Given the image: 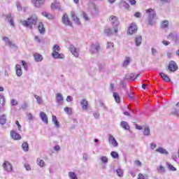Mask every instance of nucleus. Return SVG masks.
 Wrapping results in <instances>:
<instances>
[{"label": "nucleus", "instance_id": "nucleus-1", "mask_svg": "<svg viewBox=\"0 0 179 179\" xmlns=\"http://www.w3.org/2000/svg\"><path fill=\"white\" fill-rule=\"evenodd\" d=\"M38 18L36 14L31 15L30 17L27 18V20H20V22L24 26V27H27V29H33V26L37 23Z\"/></svg>", "mask_w": 179, "mask_h": 179}, {"label": "nucleus", "instance_id": "nucleus-2", "mask_svg": "<svg viewBox=\"0 0 179 179\" xmlns=\"http://www.w3.org/2000/svg\"><path fill=\"white\" fill-rule=\"evenodd\" d=\"M52 57L55 58V59H64L65 58V55L62 53H59L61 51V47L58 45H55L52 49Z\"/></svg>", "mask_w": 179, "mask_h": 179}, {"label": "nucleus", "instance_id": "nucleus-3", "mask_svg": "<svg viewBox=\"0 0 179 179\" xmlns=\"http://www.w3.org/2000/svg\"><path fill=\"white\" fill-rule=\"evenodd\" d=\"M110 22L114 29V33H118V26L120 25L118 17H117L115 15H111L110 17Z\"/></svg>", "mask_w": 179, "mask_h": 179}, {"label": "nucleus", "instance_id": "nucleus-4", "mask_svg": "<svg viewBox=\"0 0 179 179\" xmlns=\"http://www.w3.org/2000/svg\"><path fill=\"white\" fill-rule=\"evenodd\" d=\"M146 13L148 14V24L150 26H153V20L156 17V12L152 8L146 10Z\"/></svg>", "mask_w": 179, "mask_h": 179}, {"label": "nucleus", "instance_id": "nucleus-5", "mask_svg": "<svg viewBox=\"0 0 179 179\" xmlns=\"http://www.w3.org/2000/svg\"><path fill=\"white\" fill-rule=\"evenodd\" d=\"M101 47L100 46V43L95 42L91 44L90 52L91 54H99Z\"/></svg>", "mask_w": 179, "mask_h": 179}, {"label": "nucleus", "instance_id": "nucleus-6", "mask_svg": "<svg viewBox=\"0 0 179 179\" xmlns=\"http://www.w3.org/2000/svg\"><path fill=\"white\" fill-rule=\"evenodd\" d=\"M2 40L5 41L6 45H8L10 48H15V50H17V46L16 45V44L13 43V42H12V41H10L9 38L3 36Z\"/></svg>", "mask_w": 179, "mask_h": 179}, {"label": "nucleus", "instance_id": "nucleus-7", "mask_svg": "<svg viewBox=\"0 0 179 179\" xmlns=\"http://www.w3.org/2000/svg\"><path fill=\"white\" fill-rule=\"evenodd\" d=\"M136 31H138V27H136V24L135 23L130 24L127 31L128 34H130V35L135 34Z\"/></svg>", "mask_w": 179, "mask_h": 179}, {"label": "nucleus", "instance_id": "nucleus-8", "mask_svg": "<svg viewBox=\"0 0 179 179\" xmlns=\"http://www.w3.org/2000/svg\"><path fill=\"white\" fill-rule=\"evenodd\" d=\"M3 167L5 170V171H8V173H10L13 170V168L12 167V164H10L8 161H4L3 163Z\"/></svg>", "mask_w": 179, "mask_h": 179}, {"label": "nucleus", "instance_id": "nucleus-9", "mask_svg": "<svg viewBox=\"0 0 179 179\" xmlns=\"http://www.w3.org/2000/svg\"><path fill=\"white\" fill-rule=\"evenodd\" d=\"M31 3L35 8H41L45 3V0H31Z\"/></svg>", "mask_w": 179, "mask_h": 179}, {"label": "nucleus", "instance_id": "nucleus-10", "mask_svg": "<svg viewBox=\"0 0 179 179\" xmlns=\"http://www.w3.org/2000/svg\"><path fill=\"white\" fill-rule=\"evenodd\" d=\"M62 21L64 24L66 26H71L72 27V22L71 20H69V18L68 17V15L64 14L62 17Z\"/></svg>", "mask_w": 179, "mask_h": 179}, {"label": "nucleus", "instance_id": "nucleus-11", "mask_svg": "<svg viewBox=\"0 0 179 179\" xmlns=\"http://www.w3.org/2000/svg\"><path fill=\"white\" fill-rule=\"evenodd\" d=\"M141 74H137L136 76H135V74L133 73H128L125 76V79L129 80H135L137 78H141Z\"/></svg>", "mask_w": 179, "mask_h": 179}, {"label": "nucleus", "instance_id": "nucleus-12", "mask_svg": "<svg viewBox=\"0 0 179 179\" xmlns=\"http://www.w3.org/2000/svg\"><path fill=\"white\" fill-rule=\"evenodd\" d=\"M10 136L12 139H14V141H20V139H22V136H20V134L15 131V130L10 131Z\"/></svg>", "mask_w": 179, "mask_h": 179}, {"label": "nucleus", "instance_id": "nucleus-13", "mask_svg": "<svg viewBox=\"0 0 179 179\" xmlns=\"http://www.w3.org/2000/svg\"><path fill=\"white\" fill-rule=\"evenodd\" d=\"M167 38L171 39V41L175 43H179V36L177 34L171 33L169 34Z\"/></svg>", "mask_w": 179, "mask_h": 179}, {"label": "nucleus", "instance_id": "nucleus-14", "mask_svg": "<svg viewBox=\"0 0 179 179\" xmlns=\"http://www.w3.org/2000/svg\"><path fill=\"white\" fill-rule=\"evenodd\" d=\"M6 20L10 23V25L15 27V22H13V18L12 17V13H8L4 15Z\"/></svg>", "mask_w": 179, "mask_h": 179}, {"label": "nucleus", "instance_id": "nucleus-15", "mask_svg": "<svg viewBox=\"0 0 179 179\" xmlns=\"http://www.w3.org/2000/svg\"><path fill=\"white\" fill-rule=\"evenodd\" d=\"M70 51L76 58L79 57V51H78V49L73 45H70Z\"/></svg>", "mask_w": 179, "mask_h": 179}, {"label": "nucleus", "instance_id": "nucleus-16", "mask_svg": "<svg viewBox=\"0 0 179 179\" xmlns=\"http://www.w3.org/2000/svg\"><path fill=\"white\" fill-rule=\"evenodd\" d=\"M109 143H110L113 148H117L118 146V142L115 140V138L113 136H109Z\"/></svg>", "mask_w": 179, "mask_h": 179}, {"label": "nucleus", "instance_id": "nucleus-17", "mask_svg": "<svg viewBox=\"0 0 179 179\" xmlns=\"http://www.w3.org/2000/svg\"><path fill=\"white\" fill-rule=\"evenodd\" d=\"M38 29L41 34H45V28L44 27V24H43V22H38Z\"/></svg>", "mask_w": 179, "mask_h": 179}, {"label": "nucleus", "instance_id": "nucleus-18", "mask_svg": "<svg viewBox=\"0 0 179 179\" xmlns=\"http://www.w3.org/2000/svg\"><path fill=\"white\" fill-rule=\"evenodd\" d=\"M71 17H72V20H73V22H75V23L76 24H80V21L79 20V17H78V16H76L75 11H72L71 13Z\"/></svg>", "mask_w": 179, "mask_h": 179}, {"label": "nucleus", "instance_id": "nucleus-19", "mask_svg": "<svg viewBox=\"0 0 179 179\" xmlns=\"http://www.w3.org/2000/svg\"><path fill=\"white\" fill-rule=\"evenodd\" d=\"M40 117L43 122L45 124H48V117H47V114L44 112H41L40 113Z\"/></svg>", "mask_w": 179, "mask_h": 179}, {"label": "nucleus", "instance_id": "nucleus-20", "mask_svg": "<svg viewBox=\"0 0 179 179\" xmlns=\"http://www.w3.org/2000/svg\"><path fill=\"white\" fill-rule=\"evenodd\" d=\"M159 76H161V78L164 80V82H171V80H170V77H169V76L166 75L163 72H159Z\"/></svg>", "mask_w": 179, "mask_h": 179}, {"label": "nucleus", "instance_id": "nucleus-21", "mask_svg": "<svg viewBox=\"0 0 179 179\" xmlns=\"http://www.w3.org/2000/svg\"><path fill=\"white\" fill-rule=\"evenodd\" d=\"M80 106L83 110H87L89 103L87 102V101H86V99H82L80 102Z\"/></svg>", "mask_w": 179, "mask_h": 179}, {"label": "nucleus", "instance_id": "nucleus-22", "mask_svg": "<svg viewBox=\"0 0 179 179\" xmlns=\"http://www.w3.org/2000/svg\"><path fill=\"white\" fill-rule=\"evenodd\" d=\"M136 45L137 47H139V45H141V44H142V36H136L135 39H134Z\"/></svg>", "mask_w": 179, "mask_h": 179}, {"label": "nucleus", "instance_id": "nucleus-23", "mask_svg": "<svg viewBox=\"0 0 179 179\" xmlns=\"http://www.w3.org/2000/svg\"><path fill=\"white\" fill-rule=\"evenodd\" d=\"M42 15L43 16H44L45 17H47V19H49V20H52V19H54V15L48 13L46 11H43L42 12Z\"/></svg>", "mask_w": 179, "mask_h": 179}, {"label": "nucleus", "instance_id": "nucleus-24", "mask_svg": "<svg viewBox=\"0 0 179 179\" xmlns=\"http://www.w3.org/2000/svg\"><path fill=\"white\" fill-rule=\"evenodd\" d=\"M34 57L36 62H40L43 61V56L38 53H36L34 55Z\"/></svg>", "mask_w": 179, "mask_h": 179}, {"label": "nucleus", "instance_id": "nucleus-25", "mask_svg": "<svg viewBox=\"0 0 179 179\" xmlns=\"http://www.w3.org/2000/svg\"><path fill=\"white\" fill-rule=\"evenodd\" d=\"M157 171L159 174H164L166 173V168L163 165H160L157 168Z\"/></svg>", "mask_w": 179, "mask_h": 179}, {"label": "nucleus", "instance_id": "nucleus-26", "mask_svg": "<svg viewBox=\"0 0 179 179\" xmlns=\"http://www.w3.org/2000/svg\"><path fill=\"white\" fill-rule=\"evenodd\" d=\"M52 121L55 124V127H57V128H59V122H58V120L57 119V116L52 115Z\"/></svg>", "mask_w": 179, "mask_h": 179}, {"label": "nucleus", "instance_id": "nucleus-27", "mask_svg": "<svg viewBox=\"0 0 179 179\" xmlns=\"http://www.w3.org/2000/svg\"><path fill=\"white\" fill-rule=\"evenodd\" d=\"M56 99L57 103H62L64 101V96H62V94H61V93H57L56 94Z\"/></svg>", "mask_w": 179, "mask_h": 179}, {"label": "nucleus", "instance_id": "nucleus-28", "mask_svg": "<svg viewBox=\"0 0 179 179\" xmlns=\"http://www.w3.org/2000/svg\"><path fill=\"white\" fill-rule=\"evenodd\" d=\"M156 152H158V153H161V155H169V152L164 149L163 148H158L156 150Z\"/></svg>", "mask_w": 179, "mask_h": 179}, {"label": "nucleus", "instance_id": "nucleus-29", "mask_svg": "<svg viewBox=\"0 0 179 179\" xmlns=\"http://www.w3.org/2000/svg\"><path fill=\"white\" fill-rule=\"evenodd\" d=\"M120 125H121L122 128H123L124 129L129 130V124H128V122H127L125 121H122V122H121Z\"/></svg>", "mask_w": 179, "mask_h": 179}, {"label": "nucleus", "instance_id": "nucleus-30", "mask_svg": "<svg viewBox=\"0 0 179 179\" xmlns=\"http://www.w3.org/2000/svg\"><path fill=\"white\" fill-rule=\"evenodd\" d=\"M169 20H164L161 23L162 29H167L169 27Z\"/></svg>", "mask_w": 179, "mask_h": 179}, {"label": "nucleus", "instance_id": "nucleus-31", "mask_svg": "<svg viewBox=\"0 0 179 179\" xmlns=\"http://www.w3.org/2000/svg\"><path fill=\"white\" fill-rule=\"evenodd\" d=\"M113 97L116 103H121V98H120V94H118V93L114 92Z\"/></svg>", "mask_w": 179, "mask_h": 179}, {"label": "nucleus", "instance_id": "nucleus-32", "mask_svg": "<svg viewBox=\"0 0 179 179\" xmlns=\"http://www.w3.org/2000/svg\"><path fill=\"white\" fill-rule=\"evenodd\" d=\"M103 33L108 36H113V31L110 28L105 29Z\"/></svg>", "mask_w": 179, "mask_h": 179}, {"label": "nucleus", "instance_id": "nucleus-33", "mask_svg": "<svg viewBox=\"0 0 179 179\" xmlns=\"http://www.w3.org/2000/svg\"><path fill=\"white\" fill-rule=\"evenodd\" d=\"M177 69V68H166L164 69V72H166L167 73H173V72H176Z\"/></svg>", "mask_w": 179, "mask_h": 179}, {"label": "nucleus", "instance_id": "nucleus-34", "mask_svg": "<svg viewBox=\"0 0 179 179\" xmlns=\"http://www.w3.org/2000/svg\"><path fill=\"white\" fill-rule=\"evenodd\" d=\"M166 166L169 169V170H170L171 171H177V169L169 162L166 163Z\"/></svg>", "mask_w": 179, "mask_h": 179}, {"label": "nucleus", "instance_id": "nucleus-35", "mask_svg": "<svg viewBox=\"0 0 179 179\" xmlns=\"http://www.w3.org/2000/svg\"><path fill=\"white\" fill-rule=\"evenodd\" d=\"M5 106V97L0 94V108H2Z\"/></svg>", "mask_w": 179, "mask_h": 179}, {"label": "nucleus", "instance_id": "nucleus-36", "mask_svg": "<svg viewBox=\"0 0 179 179\" xmlns=\"http://www.w3.org/2000/svg\"><path fill=\"white\" fill-rule=\"evenodd\" d=\"M35 99H36V101L38 104H43L44 101H43V98L38 95H34Z\"/></svg>", "mask_w": 179, "mask_h": 179}, {"label": "nucleus", "instance_id": "nucleus-37", "mask_svg": "<svg viewBox=\"0 0 179 179\" xmlns=\"http://www.w3.org/2000/svg\"><path fill=\"white\" fill-rule=\"evenodd\" d=\"M22 148L24 152H29V143H27V142H24L22 145Z\"/></svg>", "mask_w": 179, "mask_h": 179}, {"label": "nucleus", "instance_id": "nucleus-38", "mask_svg": "<svg viewBox=\"0 0 179 179\" xmlns=\"http://www.w3.org/2000/svg\"><path fill=\"white\" fill-rule=\"evenodd\" d=\"M168 68H178V66H177V63H176V62L171 60L169 62Z\"/></svg>", "mask_w": 179, "mask_h": 179}, {"label": "nucleus", "instance_id": "nucleus-39", "mask_svg": "<svg viewBox=\"0 0 179 179\" xmlns=\"http://www.w3.org/2000/svg\"><path fill=\"white\" fill-rule=\"evenodd\" d=\"M129 62H131V57H126L122 64V66L125 67L127 65H129Z\"/></svg>", "mask_w": 179, "mask_h": 179}, {"label": "nucleus", "instance_id": "nucleus-40", "mask_svg": "<svg viewBox=\"0 0 179 179\" xmlns=\"http://www.w3.org/2000/svg\"><path fill=\"white\" fill-rule=\"evenodd\" d=\"M114 48V43L108 41L106 45V50H113Z\"/></svg>", "mask_w": 179, "mask_h": 179}, {"label": "nucleus", "instance_id": "nucleus-41", "mask_svg": "<svg viewBox=\"0 0 179 179\" xmlns=\"http://www.w3.org/2000/svg\"><path fill=\"white\" fill-rule=\"evenodd\" d=\"M143 134L145 136H149V135H150V129L149 128V127H146L144 128Z\"/></svg>", "mask_w": 179, "mask_h": 179}, {"label": "nucleus", "instance_id": "nucleus-42", "mask_svg": "<svg viewBox=\"0 0 179 179\" xmlns=\"http://www.w3.org/2000/svg\"><path fill=\"white\" fill-rule=\"evenodd\" d=\"M0 124H1V125H5V124H6V115H3L0 117Z\"/></svg>", "mask_w": 179, "mask_h": 179}, {"label": "nucleus", "instance_id": "nucleus-43", "mask_svg": "<svg viewBox=\"0 0 179 179\" xmlns=\"http://www.w3.org/2000/svg\"><path fill=\"white\" fill-rule=\"evenodd\" d=\"M69 177L70 179H78V176H76V173H75L74 172H69Z\"/></svg>", "mask_w": 179, "mask_h": 179}, {"label": "nucleus", "instance_id": "nucleus-44", "mask_svg": "<svg viewBox=\"0 0 179 179\" xmlns=\"http://www.w3.org/2000/svg\"><path fill=\"white\" fill-rule=\"evenodd\" d=\"M117 174L118 177H123L124 176V171L121 169H118L116 170Z\"/></svg>", "mask_w": 179, "mask_h": 179}, {"label": "nucleus", "instance_id": "nucleus-45", "mask_svg": "<svg viewBox=\"0 0 179 179\" xmlns=\"http://www.w3.org/2000/svg\"><path fill=\"white\" fill-rule=\"evenodd\" d=\"M124 6L125 9H129V4L127 3L126 1H121L120 2V7Z\"/></svg>", "mask_w": 179, "mask_h": 179}, {"label": "nucleus", "instance_id": "nucleus-46", "mask_svg": "<svg viewBox=\"0 0 179 179\" xmlns=\"http://www.w3.org/2000/svg\"><path fill=\"white\" fill-rule=\"evenodd\" d=\"M64 110L65 113H66V114H69L70 115H71V114H72V108H71L65 107Z\"/></svg>", "mask_w": 179, "mask_h": 179}, {"label": "nucleus", "instance_id": "nucleus-47", "mask_svg": "<svg viewBox=\"0 0 179 179\" xmlns=\"http://www.w3.org/2000/svg\"><path fill=\"white\" fill-rule=\"evenodd\" d=\"M110 155L112 156V157H113V159H118V152L115 151L111 152Z\"/></svg>", "mask_w": 179, "mask_h": 179}, {"label": "nucleus", "instance_id": "nucleus-48", "mask_svg": "<svg viewBox=\"0 0 179 179\" xmlns=\"http://www.w3.org/2000/svg\"><path fill=\"white\" fill-rule=\"evenodd\" d=\"M38 165L40 166V167H44L45 166V163L43 159L38 160Z\"/></svg>", "mask_w": 179, "mask_h": 179}, {"label": "nucleus", "instance_id": "nucleus-49", "mask_svg": "<svg viewBox=\"0 0 179 179\" xmlns=\"http://www.w3.org/2000/svg\"><path fill=\"white\" fill-rule=\"evenodd\" d=\"M10 104L11 106H17V104H19V103L17 102V101L15 99H12L10 101Z\"/></svg>", "mask_w": 179, "mask_h": 179}, {"label": "nucleus", "instance_id": "nucleus-50", "mask_svg": "<svg viewBox=\"0 0 179 179\" xmlns=\"http://www.w3.org/2000/svg\"><path fill=\"white\" fill-rule=\"evenodd\" d=\"M16 74H17V76H20L21 75H22L23 72L22 71V69H17Z\"/></svg>", "mask_w": 179, "mask_h": 179}, {"label": "nucleus", "instance_id": "nucleus-51", "mask_svg": "<svg viewBox=\"0 0 179 179\" xmlns=\"http://www.w3.org/2000/svg\"><path fill=\"white\" fill-rule=\"evenodd\" d=\"M151 52H152V55H153V57H155V56H156V54H157V50H156V48H152Z\"/></svg>", "mask_w": 179, "mask_h": 179}, {"label": "nucleus", "instance_id": "nucleus-52", "mask_svg": "<svg viewBox=\"0 0 179 179\" xmlns=\"http://www.w3.org/2000/svg\"><path fill=\"white\" fill-rule=\"evenodd\" d=\"M15 124H17V127L18 128V131H20V132H22V125H20V124L19 123V121H16Z\"/></svg>", "mask_w": 179, "mask_h": 179}, {"label": "nucleus", "instance_id": "nucleus-53", "mask_svg": "<svg viewBox=\"0 0 179 179\" xmlns=\"http://www.w3.org/2000/svg\"><path fill=\"white\" fill-rule=\"evenodd\" d=\"M101 160L102 163H107L108 162V159L106 157H102Z\"/></svg>", "mask_w": 179, "mask_h": 179}, {"label": "nucleus", "instance_id": "nucleus-54", "mask_svg": "<svg viewBox=\"0 0 179 179\" xmlns=\"http://www.w3.org/2000/svg\"><path fill=\"white\" fill-rule=\"evenodd\" d=\"M16 6H17V10H19V11L22 10V4H20V3H19V2L17 3Z\"/></svg>", "mask_w": 179, "mask_h": 179}, {"label": "nucleus", "instance_id": "nucleus-55", "mask_svg": "<svg viewBox=\"0 0 179 179\" xmlns=\"http://www.w3.org/2000/svg\"><path fill=\"white\" fill-rule=\"evenodd\" d=\"M35 41H37V43H41V38L40 36H34Z\"/></svg>", "mask_w": 179, "mask_h": 179}, {"label": "nucleus", "instance_id": "nucleus-56", "mask_svg": "<svg viewBox=\"0 0 179 179\" xmlns=\"http://www.w3.org/2000/svg\"><path fill=\"white\" fill-rule=\"evenodd\" d=\"M83 17L85 19V20H89V17L87 16V14L85 13H83Z\"/></svg>", "mask_w": 179, "mask_h": 179}, {"label": "nucleus", "instance_id": "nucleus-57", "mask_svg": "<svg viewBox=\"0 0 179 179\" xmlns=\"http://www.w3.org/2000/svg\"><path fill=\"white\" fill-rule=\"evenodd\" d=\"M24 167L26 169V170H27V171H30V170H31V167H30V165L25 164H24Z\"/></svg>", "mask_w": 179, "mask_h": 179}, {"label": "nucleus", "instance_id": "nucleus-58", "mask_svg": "<svg viewBox=\"0 0 179 179\" xmlns=\"http://www.w3.org/2000/svg\"><path fill=\"white\" fill-rule=\"evenodd\" d=\"M134 16L135 17H142V14L139 12H136L135 14H134Z\"/></svg>", "mask_w": 179, "mask_h": 179}, {"label": "nucleus", "instance_id": "nucleus-59", "mask_svg": "<svg viewBox=\"0 0 179 179\" xmlns=\"http://www.w3.org/2000/svg\"><path fill=\"white\" fill-rule=\"evenodd\" d=\"M137 179H145V176H143V174H142V173H139L138 175Z\"/></svg>", "mask_w": 179, "mask_h": 179}, {"label": "nucleus", "instance_id": "nucleus-60", "mask_svg": "<svg viewBox=\"0 0 179 179\" xmlns=\"http://www.w3.org/2000/svg\"><path fill=\"white\" fill-rule=\"evenodd\" d=\"M134 163H135L136 166H142V163L139 160H136L134 162Z\"/></svg>", "mask_w": 179, "mask_h": 179}, {"label": "nucleus", "instance_id": "nucleus-61", "mask_svg": "<svg viewBox=\"0 0 179 179\" xmlns=\"http://www.w3.org/2000/svg\"><path fill=\"white\" fill-rule=\"evenodd\" d=\"M21 64L24 68H27V64L24 60L21 61Z\"/></svg>", "mask_w": 179, "mask_h": 179}, {"label": "nucleus", "instance_id": "nucleus-62", "mask_svg": "<svg viewBox=\"0 0 179 179\" xmlns=\"http://www.w3.org/2000/svg\"><path fill=\"white\" fill-rule=\"evenodd\" d=\"M27 117H28V120H33V115L31 113H28Z\"/></svg>", "mask_w": 179, "mask_h": 179}, {"label": "nucleus", "instance_id": "nucleus-63", "mask_svg": "<svg viewBox=\"0 0 179 179\" xmlns=\"http://www.w3.org/2000/svg\"><path fill=\"white\" fill-rule=\"evenodd\" d=\"M73 100V98H72L71 96H68L66 98V101L69 102V101H72Z\"/></svg>", "mask_w": 179, "mask_h": 179}, {"label": "nucleus", "instance_id": "nucleus-64", "mask_svg": "<svg viewBox=\"0 0 179 179\" xmlns=\"http://www.w3.org/2000/svg\"><path fill=\"white\" fill-rule=\"evenodd\" d=\"M162 44H164V45H169L170 42L168 41H162Z\"/></svg>", "mask_w": 179, "mask_h": 179}]
</instances>
